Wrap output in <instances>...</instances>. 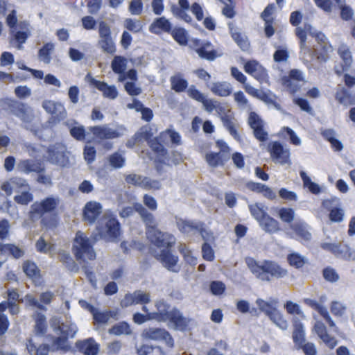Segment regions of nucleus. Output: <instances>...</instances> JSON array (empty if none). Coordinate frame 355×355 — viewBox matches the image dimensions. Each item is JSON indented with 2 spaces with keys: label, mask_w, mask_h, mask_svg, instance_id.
Here are the masks:
<instances>
[{
  "label": "nucleus",
  "mask_w": 355,
  "mask_h": 355,
  "mask_svg": "<svg viewBox=\"0 0 355 355\" xmlns=\"http://www.w3.org/2000/svg\"><path fill=\"white\" fill-rule=\"evenodd\" d=\"M211 91L216 96L227 97L232 93V87L227 82H216L212 84Z\"/></svg>",
  "instance_id": "obj_27"
},
{
  "label": "nucleus",
  "mask_w": 355,
  "mask_h": 355,
  "mask_svg": "<svg viewBox=\"0 0 355 355\" xmlns=\"http://www.w3.org/2000/svg\"><path fill=\"white\" fill-rule=\"evenodd\" d=\"M191 48L202 59L213 61L219 56L218 51L209 41H202L197 38L193 39L191 41Z\"/></svg>",
  "instance_id": "obj_10"
},
{
  "label": "nucleus",
  "mask_w": 355,
  "mask_h": 355,
  "mask_svg": "<svg viewBox=\"0 0 355 355\" xmlns=\"http://www.w3.org/2000/svg\"><path fill=\"white\" fill-rule=\"evenodd\" d=\"M244 71L260 83L267 82L268 74L266 69L255 60L247 61L244 64Z\"/></svg>",
  "instance_id": "obj_15"
},
{
  "label": "nucleus",
  "mask_w": 355,
  "mask_h": 355,
  "mask_svg": "<svg viewBox=\"0 0 355 355\" xmlns=\"http://www.w3.org/2000/svg\"><path fill=\"white\" fill-rule=\"evenodd\" d=\"M59 329L62 336L67 339L69 337L73 338L77 331V327L73 324L62 323Z\"/></svg>",
  "instance_id": "obj_60"
},
{
  "label": "nucleus",
  "mask_w": 355,
  "mask_h": 355,
  "mask_svg": "<svg viewBox=\"0 0 355 355\" xmlns=\"http://www.w3.org/2000/svg\"><path fill=\"white\" fill-rule=\"evenodd\" d=\"M141 336L147 340L164 341L168 348L174 347V340L171 334L163 328L149 327L144 329Z\"/></svg>",
  "instance_id": "obj_9"
},
{
  "label": "nucleus",
  "mask_w": 355,
  "mask_h": 355,
  "mask_svg": "<svg viewBox=\"0 0 355 355\" xmlns=\"http://www.w3.org/2000/svg\"><path fill=\"white\" fill-rule=\"evenodd\" d=\"M22 268L24 272L33 281L39 280L41 278L40 270L35 263L26 260L23 262Z\"/></svg>",
  "instance_id": "obj_28"
},
{
  "label": "nucleus",
  "mask_w": 355,
  "mask_h": 355,
  "mask_svg": "<svg viewBox=\"0 0 355 355\" xmlns=\"http://www.w3.org/2000/svg\"><path fill=\"white\" fill-rule=\"evenodd\" d=\"M128 60L122 55H115L111 62L113 72L120 76L124 73L127 67Z\"/></svg>",
  "instance_id": "obj_34"
},
{
  "label": "nucleus",
  "mask_w": 355,
  "mask_h": 355,
  "mask_svg": "<svg viewBox=\"0 0 355 355\" xmlns=\"http://www.w3.org/2000/svg\"><path fill=\"white\" fill-rule=\"evenodd\" d=\"M248 123L253 130L254 137L258 141L264 142L268 140V134L264 128L265 123L255 112L249 114Z\"/></svg>",
  "instance_id": "obj_13"
},
{
  "label": "nucleus",
  "mask_w": 355,
  "mask_h": 355,
  "mask_svg": "<svg viewBox=\"0 0 355 355\" xmlns=\"http://www.w3.org/2000/svg\"><path fill=\"white\" fill-rule=\"evenodd\" d=\"M159 314L160 312H155L152 313H147L145 315L140 313H135L133 315L132 319L135 323L141 324L145 322L153 319H155L159 321Z\"/></svg>",
  "instance_id": "obj_50"
},
{
  "label": "nucleus",
  "mask_w": 355,
  "mask_h": 355,
  "mask_svg": "<svg viewBox=\"0 0 355 355\" xmlns=\"http://www.w3.org/2000/svg\"><path fill=\"white\" fill-rule=\"evenodd\" d=\"M300 175L303 181V185L304 187L308 188L309 190L313 194H318L320 192V187L319 185L312 182L311 178L304 171H300Z\"/></svg>",
  "instance_id": "obj_49"
},
{
  "label": "nucleus",
  "mask_w": 355,
  "mask_h": 355,
  "mask_svg": "<svg viewBox=\"0 0 355 355\" xmlns=\"http://www.w3.org/2000/svg\"><path fill=\"white\" fill-rule=\"evenodd\" d=\"M245 262L251 273L263 282H270L288 275V270L272 260L264 259L258 261L253 257H248L245 259Z\"/></svg>",
  "instance_id": "obj_3"
},
{
  "label": "nucleus",
  "mask_w": 355,
  "mask_h": 355,
  "mask_svg": "<svg viewBox=\"0 0 355 355\" xmlns=\"http://www.w3.org/2000/svg\"><path fill=\"white\" fill-rule=\"evenodd\" d=\"M10 107L12 112L23 121L28 118L29 107L25 103L14 101L10 104Z\"/></svg>",
  "instance_id": "obj_37"
},
{
  "label": "nucleus",
  "mask_w": 355,
  "mask_h": 355,
  "mask_svg": "<svg viewBox=\"0 0 355 355\" xmlns=\"http://www.w3.org/2000/svg\"><path fill=\"white\" fill-rule=\"evenodd\" d=\"M245 186L252 192L262 193L268 200H273L276 198V194L272 189L263 184L250 181L246 183Z\"/></svg>",
  "instance_id": "obj_24"
},
{
  "label": "nucleus",
  "mask_w": 355,
  "mask_h": 355,
  "mask_svg": "<svg viewBox=\"0 0 355 355\" xmlns=\"http://www.w3.org/2000/svg\"><path fill=\"white\" fill-rule=\"evenodd\" d=\"M291 227L301 241H309L311 240V234L303 224L297 223L293 225Z\"/></svg>",
  "instance_id": "obj_44"
},
{
  "label": "nucleus",
  "mask_w": 355,
  "mask_h": 355,
  "mask_svg": "<svg viewBox=\"0 0 355 355\" xmlns=\"http://www.w3.org/2000/svg\"><path fill=\"white\" fill-rule=\"evenodd\" d=\"M332 46L329 44H324L316 55V59L320 62H326L330 58V53L332 52Z\"/></svg>",
  "instance_id": "obj_55"
},
{
  "label": "nucleus",
  "mask_w": 355,
  "mask_h": 355,
  "mask_svg": "<svg viewBox=\"0 0 355 355\" xmlns=\"http://www.w3.org/2000/svg\"><path fill=\"white\" fill-rule=\"evenodd\" d=\"M245 92L253 97H255L267 105L274 106L277 110L281 109V105L277 101V97L270 92L268 93L263 91H259L257 89L254 88L250 85H244Z\"/></svg>",
  "instance_id": "obj_16"
},
{
  "label": "nucleus",
  "mask_w": 355,
  "mask_h": 355,
  "mask_svg": "<svg viewBox=\"0 0 355 355\" xmlns=\"http://www.w3.org/2000/svg\"><path fill=\"white\" fill-rule=\"evenodd\" d=\"M314 329L317 335L329 348L332 349L337 345L338 341L327 333V327L322 322H316Z\"/></svg>",
  "instance_id": "obj_22"
},
{
  "label": "nucleus",
  "mask_w": 355,
  "mask_h": 355,
  "mask_svg": "<svg viewBox=\"0 0 355 355\" xmlns=\"http://www.w3.org/2000/svg\"><path fill=\"white\" fill-rule=\"evenodd\" d=\"M320 248L331 252L336 257L346 261L355 260V250L344 243H322Z\"/></svg>",
  "instance_id": "obj_7"
},
{
  "label": "nucleus",
  "mask_w": 355,
  "mask_h": 355,
  "mask_svg": "<svg viewBox=\"0 0 355 355\" xmlns=\"http://www.w3.org/2000/svg\"><path fill=\"white\" fill-rule=\"evenodd\" d=\"M141 188L146 190H159L161 188L159 181L143 176Z\"/></svg>",
  "instance_id": "obj_57"
},
{
  "label": "nucleus",
  "mask_w": 355,
  "mask_h": 355,
  "mask_svg": "<svg viewBox=\"0 0 355 355\" xmlns=\"http://www.w3.org/2000/svg\"><path fill=\"white\" fill-rule=\"evenodd\" d=\"M338 53L339 56L343 60V62L345 63L347 66H351L352 63V56L349 49L347 46H341L338 48Z\"/></svg>",
  "instance_id": "obj_56"
},
{
  "label": "nucleus",
  "mask_w": 355,
  "mask_h": 355,
  "mask_svg": "<svg viewBox=\"0 0 355 355\" xmlns=\"http://www.w3.org/2000/svg\"><path fill=\"white\" fill-rule=\"evenodd\" d=\"M302 82H304V78L302 72L295 69H291L288 76H284L282 78V85L291 94H295L300 90Z\"/></svg>",
  "instance_id": "obj_14"
},
{
  "label": "nucleus",
  "mask_w": 355,
  "mask_h": 355,
  "mask_svg": "<svg viewBox=\"0 0 355 355\" xmlns=\"http://www.w3.org/2000/svg\"><path fill=\"white\" fill-rule=\"evenodd\" d=\"M249 210L251 215L257 220L259 223L264 219V217L268 214L263 207L258 203L249 205Z\"/></svg>",
  "instance_id": "obj_53"
},
{
  "label": "nucleus",
  "mask_w": 355,
  "mask_h": 355,
  "mask_svg": "<svg viewBox=\"0 0 355 355\" xmlns=\"http://www.w3.org/2000/svg\"><path fill=\"white\" fill-rule=\"evenodd\" d=\"M133 210L137 211L146 227V235L148 240L157 247L171 246L173 242V238L168 233L161 232L157 228V222L153 214L149 212L141 203L136 202L133 207H124L120 212L122 218L128 217L133 213Z\"/></svg>",
  "instance_id": "obj_1"
},
{
  "label": "nucleus",
  "mask_w": 355,
  "mask_h": 355,
  "mask_svg": "<svg viewBox=\"0 0 355 355\" xmlns=\"http://www.w3.org/2000/svg\"><path fill=\"white\" fill-rule=\"evenodd\" d=\"M71 135L78 141L85 139L86 132L83 126H74L70 129Z\"/></svg>",
  "instance_id": "obj_63"
},
{
  "label": "nucleus",
  "mask_w": 355,
  "mask_h": 355,
  "mask_svg": "<svg viewBox=\"0 0 355 355\" xmlns=\"http://www.w3.org/2000/svg\"><path fill=\"white\" fill-rule=\"evenodd\" d=\"M110 334L120 336L122 334L129 335L132 333V330L129 324L125 321L115 324L108 331Z\"/></svg>",
  "instance_id": "obj_41"
},
{
  "label": "nucleus",
  "mask_w": 355,
  "mask_h": 355,
  "mask_svg": "<svg viewBox=\"0 0 355 355\" xmlns=\"http://www.w3.org/2000/svg\"><path fill=\"white\" fill-rule=\"evenodd\" d=\"M294 211L291 208H282L279 211L280 218L286 223H291L294 219Z\"/></svg>",
  "instance_id": "obj_61"
},
{
  "label": "nucleus",
  "mask_w": 355,
  "mask_h": 355,
  "mask_svg": "<svg viewBox=\"0 0 355 355\" xmlns=\"http://www.w3.org/2000/svg\"><path fill=\"white\" fill-rule=\"evenodd\" d=\"M22 171L28 174L31 172H35L37 173H42L44 171L45 168L40 162H34L31 159H26L20 164Z\"/></svg>",
  "instance_id": "obj_32"
},
{
  "label": "nucleus",
  "mask_w": 355,
  "mask_h": 355,
  "mask_svg": "<svg viewBox=\"0 0 355 355\" xmlns=\"http://www.w3.org/2000/svg\"><path fill=\"white\" fill-rule=\"evenodd\" d=\"M102 213V205L95 201L87 202L83 208V219L94 224Z\"/></svg>",
  "instance_id": "obj_18"
},
{
  "label": "nucleus",
  "mask_w": 355,
  "mask_h": 355,
  "mask_svg": "<svg viewBox=\"0 0 355 355\" xmlns=\"http://www.w3.org/2000/svg\"><path fill=\"white\" fill-rule=\"evenodd\" d=\"M48 159L51 163L60 166H64L68 162V159L64 153L55 149L48 150Z\"/></svg>",
  "instance_id": "obj_36"
},
{
  "label": "nucleus",
  "mask_w": 355,
  "mask_h": 355,
  "mask_svg": "<svg viewBox=\"0 0 355 355\" xmlns=\"http://www.w3.org/2000/svg\"><path fill=\"white\" fill-rule=\"evenodd\" d=\"M293 340L297 348L305 342V335L302 324L297 320L293 322Z\"/></svg>",
  "instance_id": "obj_33"
},
{
  "label": "nucleus",
  "mask_w": 355,
  "mask_h": 355,
  "mask_svg": "<svg viewBox=\"0 0 355 355\" xmlns=\"http://www.w3.org/2000/svg\"><path fill=\"white\" fill-rule=\"evenodd\" d=\"M89 129L96 139L101 140L116 139L121 135L120 132L107 125H96L90 127Z\"/></svg>",
  "instance_id": "obj_19"
},
{
  "label": "nucleus",
  "mask_w": 355,
  "mask_h": 355,
  "mask_svg": "<svg viewBox=\"0 0 355 355\" xmlns=\"http://www.w3.org/2000/svg\"><path fill=\"white\" fill-rule=\"evenodd\" d=\"M202 223H196L191 220L180 219L177 221L178 230L183 234H189L194 231H200L202 229Z\"/></svg>",
  "instance_id": "obj_31"
},
{
  "label": "nucleus",
  "mask_w": 355,
  "mask_h": 355,
  "mask_svg": "<svg viewBox=\"0 0 355 355\" xmlns=\"http://www.w3.org/2000/svg\"><path fill=\"white\" fill-rule=\"evenodd\" d=\"M259 223L263 227L264 230L268 232L273 233L279 230V225L277 220L270 216L268 214L264 217Z\"/></svg>",
  "instance_id": "obj_43"
},
{
  "label": "nucleus",
  "mask_w": 355,
  "mask_h": 355,
  "mask_svg": "<svg viewBox=\"0 0 355 355\" xmlns=\"http://www.w3.org/2000/svg\"><path fill=\"white\" fill-rule=\"evenodd\" d=\"M170 83L171 89L178 93L184 92L188 87L187 80L182 78L180 75L171 76L170 78Z\"/></svg>",
  "instance_id": "obj_39"
},
{
  "label": "nucleus",
  "mask_w": 355,
  "mask_h": 355,
  "mask_svg": "<svg viewBox=\"0 0 355 355\" xmlns=\"http://www.w3.org/2000/svg\"><path fill=\"white\" fill-rule=\"evenodd\" d=\"M173 38L180 45H187L188 43V37L187 31L183 28H172L170 33Z\"/></svg>",
  "instance_id": "obj_45"
},
{
  "label": "nucleus",
  "mask_w": 355,
  "mask_h": 355,
  "mask_svg": "<svg viewBox=\"0 0 355 355\" xmlns=\"http://www.w3.org/2000/svg\"><path fill=\"white\" fill-rule=\"evenodd\" d=\"M76 347L85 355H97L99 350V345L93 338L78 340Z\"/></svg>",
  "instance_id": "obj_21"
},
{
  "label": "nucleus",
  "mask_w": 355,
  "mask_h": 355,
  "mask_svg": "<svg viewBox=\"0 0 355 355\" xmlns=\"http://www.w3.org/2000/svg\"><path fill=\"white\" fill-rule=\"evenodd\" d=\"M54 49V44L51 42L46 43L38 51L39 58L46 64L51 62V53Z\"/></svg>",
  "instance_id": "obj_46"
},
{
  "label": "nucleus",
  "mask_w": 355,
  "mask_h": 355,
  "mask_svg": "<svg viewBox=\"0 0 355 355\" xmlns=\"http://www.w3.org/2000/svg\"><path fill=\"white\" fill-rule=\"evenodd\" d=\"M29 35L30 33L28 31H14L11 30L10 42L11 44H15L18 49H21Z\"/></svg>",
  "instance_id": "obj_35"
},
{
  "label": "nucleus",
  "mask_w": 355,
  "mask_h": 355,
  "mask_svg": "<svg viewBox=\"0 0 355 355\" xmlns=\"http://www.w3.org/2000/svg\"><path fill=\"white\" fill-rule=\"evenodd\" d=\"M99 40L98 46L104 53L114 55L116 51L115 43L112 37V32L110 26L104 21L98 24Z\"/></svg>",
  "instance_id": "obj_6"
},
{
  "label": "nucleus",
  "mask_w": 355,
  "mask_h": 355,
  "mask_svg": "<svg viewBox=\"0 0 355 355\" xmlns=\"http://www.w3.org/2000/svg\"><path fill=\"white\" fill-rule=\"evenodd\" d=\"M159 136L161 141L164 143H166L167 137H169L173 144L178 146L181 144V137L180 134L174 130L166 129L160 132Z\"/></svg>",
  "instance_id": "obj_42"
},
{
  "label": "nucleus",
  "mask_w": 355,
  "mask_h": 355,
  "mask_svg": "<svg viewBox=\"0 0 355 355\" xmlns=\"http://www.w3.org/2000/svg\"><path fill=\"white\" fill-rule=\"evenodd\" d=\"M80 301V303H83ZM86 304V307L88 311L92 314L94 323L97 324H106L109 320L113 316V313L111 311H106L104 312L99 311L93 305L84 302Z\"/></svg>",
  "instance_id": "obj_25"
},
{
  "label": "nucleus",
  "mask_w": 355,
  "mask_h": 355,
  "mask_svg": "<svg viewBox=\"0 0 355 355\" xmlns=\"http://www.w3.org/2000/svg\"><path fill=\"white\" fill-rule=\"evenodd\" d=\"M171 235L173 238L174 243L170 247L163 246V248H166V249L161 250L160 254L157 255L156 258L160 261L164 267H166L168 270L175 271L173 268L176 266L178 261V257L173 255L169 250L175 245V238L172 234ZM161 248H162V246Z\"/></svg>",
  "instance_id": "obj_20"
},
{
  "label": "nucleus",
  "mask_w": 355,
  "mask_h": 355,
  "mask_svg": "<svg viewBox=\"0 0 355 355\" xmlns=\"http://www.w3.org/2000/svg\"><path fill=\"white\" fill-rule=\"evenodd\" d=\"M287 261L291 266L297 269L302 268L305 263L304 258L296 252L288 254Z\"/></svg>",
  "instance_id": "obj_52"
},
{
  "label": "nucleus",
  "mask_w": 355,
  "mask_h": 355,
  "mask_svg": "<svg viewBox=\"0 0 355 355\" xmlns=\"http://www.w3.org/2000/svg\"><path fill=\"white\" fill-rule=\"evenodd\" d=\"M129 11L132 15H139L143 11V3L141 0H132L129 5Z\"/></svg>",
  "instance_id": "obj_64"
},
{
  "label": "nucleus",
  "mask_w": 355,
  "mask_h": 355,
  "mask_svg": "<svg viewBox=\"0 0 355 355\" xmlns=\"http://www.w3.org/2000/svg\"><path fill=\"white\" fill-rule=\"evenodd\" d=\"M216 145L220 148V151L218 153H207L205 157L208 165L214 168L218 166H223L230 159V148L227 144L222 140H218L216 141Z\"/></svg>",
  "instance_id": "obj_8"
},
{
  "label": "nucleus",
  "mask_w": 355,
  "mask_h": 355,
  "mask_svg": "<svg viewBox=\"0 0 355 355\" xmlns=\"http://www.w3.org/2000/svg\"><path fill=\"white\" fill-rule=\"evenodd\" d=\"M92 84L101 92L103 96L110 99H114L118 96V92L114 85H108L106 83L92 79Z\"/></svg>",
  "instance_id": "obj_26"
},
{
  "label": "nucleus",
  "mask_w": 355,
  "mask_h": 355,
  "mask_svg": "<svg viewBox=\"0 0 355 355\" xmlns=\"http://www.w3.org/2000/svg\"><path fill=\"white\" fill-rule=\"evenodd\" d=\"M98 230L112 240L117 239L121 234V224L112 214H105L98 220Z\"/></svg>",
  "instance_id": "obj_5"
},
{
  "label": "nucleus",
  "mask_w": 355,
  "mask_h": 355,
  "mask_svg": "<svg viewBox=\"0 0 355 355\" xmlns=\"http://www.w3.org/2000/svg\"><path fill=\"white\" fill-rule=\"evenodd\" d=\"M221 121L224 127L229 131L230 134L235 139L239 138L237 130L233 122V118L228 114H223L221 116Z\"/></svg>",
  "instance_id": "obj_47"
},
{
  "label": "nucleus",
  "mask_w": 355,
  "mask_h": 355,
  "mask_svg": "<svg viewBox=\"0 0 355 355\" xmlns=\"http://www.w3.org/2000/svg\"><path fill=\"white\" fill-rule=\"evenodd\" d=\"M137 355H166V352L159 345L142 344L137 347Z\"/></svg>",
  "instance_id": "obj_29"
},
{
  "label": "nucleus",
  "mask_w": 355,
  "mask_h": 355,
  "mask_svg": "<svg viewBox=\"0 0 355 355\" xmlns=\"http://www.w3.org/2000/svg\"><path fill=\"white\" fill-rule=\"evenodd\" d=\"M168 320L174 324L177 329L184 331L188 329L191 320L184 317L180 311L174 308L171 311L160 312L159 321Z\"/></svg>",
  "instance_id": "obj_11"
},
{
  "label": "nucleus",
  "mask_w": 355,
  "mask_h": 355,
  "mask_svg": "<svg viewBox=\"0 0 355 355\" xmlns=\"http://www.w3.org/2000/svg\"><path fill=\"white\" fill-rule=\"evenodd\" d=\"M110 165L114 168H122L125 164V157L118 152L111 154L108 158Z\"/></svg>",
  "instance_id": "obj_54"
},
{
  "label": "nucleus",
  "mask_w": 355,
  "mask_h": 355,
  "mask_svg": "<svg viewBox=\"0 0 355 355\" xmlns=\"http://www.w3.org/2000/svg\"><path fill=\"white\" fill-rule=\"evenodd\" d=\"M230 34L234 41L242 51H247L249 50L250 44L245 36H243L240 32L233 28H230Z\"/></svg>",
  "instance_id": "obj_38"
},
{
  "label": "nucleus",
  "mask_w": 355,
  "mask_h": 355,
  "mask_svg": "<svg viewBox=\"0 0 355 355\" xmlns=\"http://www.w3.org/2000/svg\"><path fill=\"white\" fill-rule=\"evenodd\" d=\"M311 28V25L306 24L304 28L301 27H297L295 28V35L300 40V47L301 49H304L306 44L307 40V31H309Z\"/></svg>",
  "instance_id": "obj_51"
},
{
  "label": "nucleus",
  "mask_w": 355,
  "mask_h": 355,
  "mask_svg": "<svg viewBox=\"0 0 355 355\" xmlns=\"http://www.w3.org/2000/svg\"><path fill=\"white\" fill-rule=\"evenodd\" d=\"M1 250L6 252L7 257L11 256L14 259H18L24 255V250L13 243H5V245H0Z\"/></svg>",
  "instance_id": "obj_40"
},
{
  "label": "nucleus",
  "mask_w": 355,
  "mask_h": 355,
  "mask_svg": "<svg viewBox=\"0 0 355 355\" xmlns=\"http://www.w3.org/2000/svg\"><path fill=\"white\" fill-rule=\"evenodd\" d=\"M150 302V295L140 290L135 291L133 293H127L121 301L122 307H128L135 304H146Z\"/></svg>",
  "instance_id": "obj_17"
},
{
  "label": "nucleus",
  "mask_w": 355,
  "mask_h": 355,
  "mask_svg": "<svg viewBox=\"0 0 355 355\" xmlns=\"http://www.w3.org/2000/svg\"><path fill=\"white\" fill-rule=\"evenodd\" d=\"M172 28V24L169 20L164 17H161L156 18L150 25L149 31L156 35H159L162 33L170 34Z\"/></svg>",
  "instance_id": "obj_23"
},
{
  "label": "nucleus",
  "mask_w": 355,
  "mask_h": 355,
  "mask_svg": "<svg viewBox=\"0 0 355 355\" xmlns=\"http://www.w3.org/2000/svg\"><path fill=\"white\" fill-rule=\"evenodd\" d=\"M73 253L78 261L94 260L96 252L89 238L81 231H78L73 241Z\"/></svg>",
  "instance_id": "obj_4"
},
{
  "label": "nucleus",
  "mask_w": 355,
  "mask_h": 355,
  "mask_svg": "<svg viewBox=\"0 0 355 355\" xmlns=\"http://www.w3.org/2000/svg\"><path fill=\"white\" fill-rule=\"evenodd\" d=\"M59 204L60 199L53 196L36 201L31 207L28 217L33 222L40 220L41 226L46 229H55L60 220L58 212Z\"/></svg>",
  "instance_id": "obj_2"
},
{
  "label": "nucleus",
  "mask_w": 355,
  "mask_h": 355,
  "mask_svg": "<svg viewBox=\"0 0 355 355\" xmlns=\"http://www.w3.org/2000/svg\"><path fill=\"white\" fill-rule=\"evenodd\" d=\"M21 192L19 195H17L14 197V200L16 203L21 205H27L33 200V194L28 191Z\"/></svg>",
  "instance_id": "obj_59"
},
{
  "label": "nucleus",
  "mask_w": 355,
  "mask_h": 355,
  "mask_svg": "<svg viewBox=\"0 0 355 355\" xmlns=\"http://www.w3.org/2000/svg\"><path fill=\"white\" fill-rule=\"evenodd\" d=\"M269 318L276 324L279 328L283 330H285L288 328V322L284 318L283 315L277 310H273L270 313Z\"/></svg>",
  "instance_id": "obj_48"
},
{
  "label": "nucleus",
  "mask_w": 355,
  "mask_h": 355,
  "mask_svg": "<svg viewBox=\"0 0 355 355\" xmlns=\"http://www.w3.org/2000/svg\"><path fill=\"white\" fill-rule=\"evenodd\" d=\"M163 143L159 135L153 138L149 142V147L157 155V158H166L168 155V150L163 146Z\"/></svg>",
  "instance_id": "obj_30"
},
{
  "label": "nucleus",
  "mask_w": 355,
  "mask_h": 355,
  "mask_svg": "<svg viewBox=\"0 0 355 355\" xmlns=\"http://www.w3.org/2000/svg\"><path fill=\"white\" fill-rule=\"evenodd\" d=\"M125 27L133 33H139L143 28V25L139 20L128 18L125 21Z\"/></svg>",
  "instance_id": "obj_58"
},
{
  "label": "nucleus",
  "mask_w": 355,
  "mask_h": 355,
  "mask_svg": "<svg viewBox=\"0 0 355 355\" xmlns=\"http://www.w3.org/2000/svg\"><path fill=\"white\" fill-rule=\"evenodd\" d=\"M47 324L44 315L37 317L35 324V331L37 334L43 335L46 332Z\"/></svg>",
  "instance_id": "obj_62"
},
{
  "label": "nucleus",
  "mask_w": 355,
  "mask_h": 355,
  "mask_svg": "<svg viewBox=\"0 0 355 355\" xmlns=\"http://www.w3.org/2000/svg\"><path fill=\"white\" fill-rule=\"evenodd\" d=\"M268 151L270 153V158L274 162L281 164H291L290 150L284 148L279 141L270 142L268 146Z\"/></svg>",
  "instance_id": "obj_12"
}]
</instances>
